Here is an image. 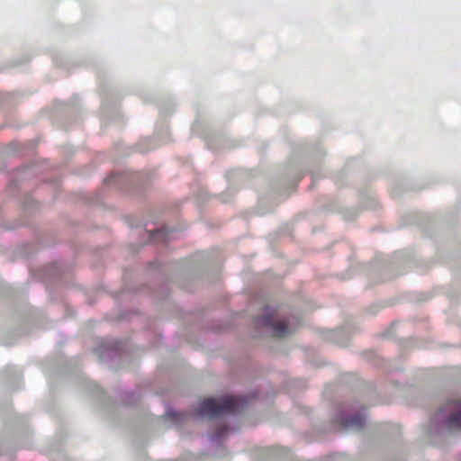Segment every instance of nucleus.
Listing matches in <instances>:
<instances>
[{
  "instance_id": "nucleus-2",
  "label": "nucleus",
  "mask_w": 461,
  "mask_h": 461,
  "mask_svg": "<svg viewBox=\"0 0 461 461\" xmlns=\"http://www.w3.org/2000/svg\"><path fill=\"white\" fill-rule=\"evenodd\" d=\"M257 322L266 327H271L273 329L274 336L276 338H283L292 331L286 321L276 322L275 321V316L272 313L258 319Z\"/></svg>"
},
{
  "instance_id": "nucleus-3",
  "label": "nucleus",
  "mask_w": 461,
  "mask_h": 461,
  "mask_svg": "<svg viewBox=\"0 0 461 461\" xmlns=\"http://www.w3.org/2000/svg\"><path fill=\"white\" fill-rule=\"evenodd\" d=\"M447 408L452 413L447 420V426L449 429H461V401H450L447 402Z\"/></svg>"
},
{
  "instance_id": "nucleus-6",
  "label": "nucleus",
  "mask_w": 461,
  "mask_h": 461,
  "mask_svg": "<svg viewBox=\"0 0 461 461\" xmlns=\"http://www.w3.org/2000/svg\"><path fill=\"white\" fill-rule=\"evenodd\" d=\"M228 429L227 426H223L222 428L220 429V431L217 432V434L215 435L216 438H220L221 436L223 435V433Z\"/></svg>"
},
{
  "instance_id": "nucleus-4",
  "label": "nucleus",
  "mask_w": 461,
  "mask_h": 461,
  "mask_svg": "<svg viewBox=\"0 0 461 461\" xmlns=\"http://www.w3.org/2000/svg\"><path fill=\"white\" fill-rule=\"evenodd\" d=\"M365 420L360 416H352L346 421V426L355 429H360L364 427Z\"/></svg>"
},
{
  "instance_id": "nucleus-5",
  "label": "nucleus",
  "mask_w": 461,
  "mask_h": 461,
  "mask_svg": "<svg viewBox=\"0 0 461 461\" xmlns=\"http://www.w3.org/2000/svg\"><path fill=\"white\" fill-rule=\"evenodd\" d=\"M167 416L170 417L173 420L176 421V420H180V418L183 416V414L173 411V412L167 413Z\"/></svg>"
},
{
  "instance_id": "nucleus-1",
  "label": "nucleus",
  "mask_w": 461,
  "mask_h": 461,
  "mask_svg": "<svg viewBox=\"0 0 461 461\" xmlns=\"http://www.w3.org/2000/svg\"><path fill=\"white\" fill-rule=\"evenodd\" d=\"M245 404V399L238 396H223L217 399L208 398L201 402L196 410V414L214 418L223 414L234 413L240 411Z\"/></svg>"
}]
</instances>
